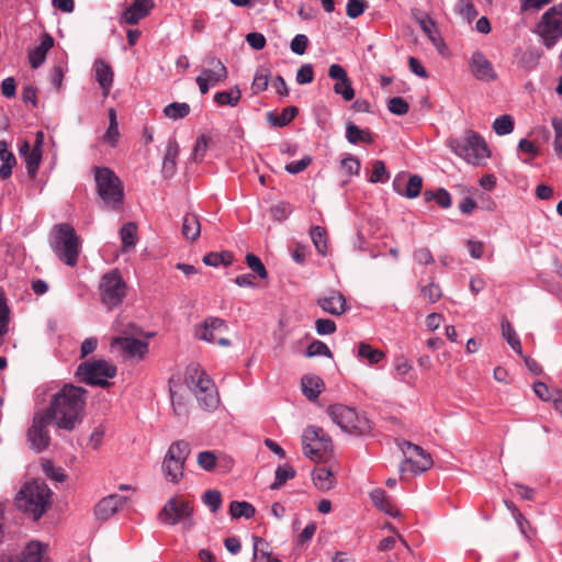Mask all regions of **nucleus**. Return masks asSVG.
<instances>
[{
    "mask_svg": "<svg viewBox=\"0 0 562 562\" xmlns=\"http://www.w3.org/2000/svg\"><path fill=\"white\" fill-rule=\"evenodd\" d=\"M86 393V390L81 386L67 384L54 395L49 407L44 414L58 428L70 431L82 420Z\"/></svg>",
    "mask_w": 562,
    "mask_h": 562,
    "instance_id": "1",
    "label": "nucleus"
},
{
    "mask_svg": "<svg viewBox=\"0 0 562 562\" xmlns=\"http://www.w3.org/2000/svg\"><path fill=\"white\" fill-rule=\"evenodd\" d=\"M52 491L38 482L26 483L19 492L15 503L19 509L32 515L38 520L49 508L52 503Z\"/></svg>",
    "mask_w": 562,
    "mask_h": 562,
    "instance_id": "2",
    "label": "nucleus"
},
{
    "mask_svg": "<svg viewBox=\"0 0 562 562\" xmlns=\"http://www.w3.org/2000/svg\"><path fill=\"white\" fill-rule=\"evenodd\" d=\"M448 146L459 157L475 166L483 165L490 157V149L484 138L472 130L461 137L449 138Z\"/></svg>",
    "mask_w": 562,
    "mask_h": 562,
    "instance_id": "3",
    "label": "nucleus"
},
{
    "mask_svg": "<svg viewBox=\"0 0 562 562\" xmlns=\"http://www.w3.org/2000/svg\"><path fill=\"white\" fill-rule=\"evenodd\" d=\"M186 382L193 391L199 405L205 411H214L220 404V397L213 381L198 366H191L187 371Z\"/></svg>",
    "mask_w": 562,
    "mask_h": 562,
    "instance_id": "4",
    "label": "nucleus"
},
{
    "mask_svg": "<svg viewBox=\"0 0 562 562\" xmlns=\"http://www.w3.org/2000/svg\"><path fill=\"white\" fill-rule=\"evenodd\" d=\"M56 235L52 244L57 258L67 266L77 265L79 256V237L69 224H57L54 227Z\"/></svg>",
    "mask_w": 562,
    "mask_h": 562,
    "instance_id": "5",
    "label": "nucleus"
},
{
    "mask_svg": "<svg viewBox=\"0 0 562 562\" xmlns=\"http://www.w3.org/2000/svg\"><path fill=\"white\" fill-rule=\"evenodd\" d=\"M331 420L345 432L364 435L371 430V422L363 415H359L352 407L335 404L327 409Z\"/></svg>",
    "mask_w": 562,
    "mask_h": 562,
    "instance_id": "6",
    "label": "nucleus"
},
{
    "mask_svg": "<svg viewBox=\"0 0 562 562\" xmlns=\"http://www.w3.org/2000/svg\"><path fill=\"white\" fill-rule=\"evenodd\" d=\"M94 178L102 201L113 210L119 209L124 198L123 184L119 177L109 168L98 167Z\"/></svg>",
    "mask_w": 562,
    "mask_h": 562,
    "instance_id": "7",
    "label": "nucleus"
},
{
    "mask_svg": "<svg viewBox=\"0 0 562 562\" xmlns=\"http://www.w3.org/2000/svg\"><path fill=\"white\" fill-rule=\"evenodd\" d=\"M190 453V445L184 440H177L169 446L161 464L166 480L178 483L183 477L184 464Z\"/></svg>",
    "mask_w": 562,
    "mask_h": 562,
    "instance_id": "8",
    "label": "nucleus"
},
{
    "mask_svg": "<svg viewBox=\"0 0 562 562\" xmlns=\"http://www.w3.org/2000/svg\"><path fill=\"white\" fill-rule=\"evenodd\" d=\"M117 369L113 363L102 359H92L80 363L76 375L89 385L105 387L110 385L108 380L114 378Z\"/></svg>",
    "mask_w": 562,
    "mask_h": 562,
    "instance_id": "9",
    "label": "nucleus"
},
{
    "mask_svg": "<svg viewBox=\"0 0 562 562\" xmlns=\"http://www.w3.org/2000/svg\"><path fill=\"white\" fill-rule=\"evenodd\" d=\"M127 285L117 270L104 273L100 280L99 292L101 302L109 308L120 306L126 296Z\"/></svg>",
    "mask_w": 562,
    "mask_h": 562,
    "instance_id": "10",
    "label": "nucleus"
},
{
    "mask_svg": "<svg viewBox=\"0 0 562 562\" xmlns=\"http://www.w3.org/2000/svg\"><path fill=\"white\" fill-rule=\"evenodd\" d=\"M193 506L190 501L182 496L170 498L159 512L158 519L165 525L175 526L183 522L186 529H190L192 522Z\"/></svg>",
    "mask_w": 562,
    "mask_h": 562,
    "instance_id": "11",
    "label": "nucleus"
},
{
    "mask_svg": "<svg viewBox=\"0 0 562 562\" xmlns=\"http://www.w3.org/2000/svg\"><path fill=\"white\" fill-rule=\"evenodd\" d=\"M398 446L405 454V461L400 467L401 474H405L407 471L420 474L432 467L434 461L430 454L422 447L406 440L398 442Z\"/></svg>",
    "mask_w": 562,
    "mask_h": 562,
    "instance_id": "12",
    "label": "nucleus"
},
{
    "mask_svg": "<svg viewBox=\"0 0 562 562\" xmlns=\"http://www.w3.org/2000/svg\"><path fill=\"white\" fill-rule=\"evenodd\" d=\"M304 454L313 461H321L331 450V440L319 427H307L302 436Z\"/></svg>",
    "mask_w": 562,
    "mask_h": 562,
    "instance_id": "13",
    "label": "nucleus"
},
{
    "mask_svg": "<svg viewBox=\"0 0 562 562\" xmlns=\"http://www.w3.org/2000/svg\"><path fill=\"white\" fill-rule=\"evenodd\" d=\"M539 35L543 40V44L551 48L562 36V9L561 7H552L543 13L538 24Z\"/></svg>",
    "mask_w": 562,
    "mask_h": 562,
    "instance_id": "14",
    "label": "nucleus"
},
{
    "mask_svg": "<svg viewBox=\"0 0 562 562\" xmlns=\"http://www.w3.org/2000/svg\"><path fill=\"white\" fill-rule=\"evenodd\" d=\"M227 329V325L223 319L209 316L201 325L195 327L194 335L200 340L217 342L221 347H229L232 345L231 340L220 336L226 333Z\"/></svg>",
    "mask_w": 562,
    "mask_h": 562,
    "instance_id": "15",
    "label": "nucleus"
},
{
    "mask_svg": "<svg viewBox=\"0 0 562 562\" xmlns=\"http://www.w3.org/2000/svg\"><path fill=\"white\" fill-rule=\"evenodd\" d=\"M50 422L52 420L44 413H38L33 417L32 425L27 431V440L31 448L37 453L47 449L50 443L47 429Z\"/></svg>",
    "mask_w": 562,
    "mask_h": 562,
    "instance_id": "16",
    "label": "nucleus"
},
{
    "mask_svg": "<svg viewBox=\"0 0 562 562\" xmlns=\"http://www.w3.org/2000/svg\"><path fill=\"white\" fill-rule=\"evenodd\" d=\"M469 69L473 77L480 81L491 82L497 79V74L492 63L480 50H475L472 54L469 60Z\"/></svg>",
    "mask_w": 562,
    "mask_h": 562,
    "instance_id": "17",
    "label": "nucleus"
},
{
    "mask_svg": "<svg viewBox=\"0 0 562 562\" xmlns=\"http://www.w3.org/2000/svg\"><path fill=\"white\" fill-rule=\"evenodd\" d=\"M155 8L154 0H134L121 13L120 23L135 25L146 18Z\"/></svg>",
    "mask_w": 562,
    "mask_h": 562,
    "instance_id": "18",
    "label": "nucleus"
},
{
    "mask_svg": "<svg viewBox=\"0 0 562 562\" xmlns=\"http://www.w3.org/2000/svg\"><path fill=\"white\" fill-rule=\"evenodd\" d=\"M316 304L323 312L334 316H340L348 310L345 295L337 290H329L324 295L318 296Z\"/></svg>",
    "mask_w": 562,
    "mask_h": 562,
    "instance_id": "19",
    "label": "nucleus"
},
{
    "mask_svg": "<svg viewBox=\"0 0 562 562\" xmlns=\"http://www.w3.org/2000/svg\"><path fill=\"white\" fill-rule=\"evenodd\" d=\"M203 68L200 78H204L205 81L213 86H217L227 79L228 71L226 66L217 58L207 56L203 60Z\"/></svg>",
    "mask_w": 562,
    "mask_h": 562,
    "instance_id": "20",
    "label": "nucleus"
},
{
    "mask_svg": "<svg viewBox=\"0 0 562 562\" xmlns=\"http://www.w3.org/2000/svg\"><path fill=\"white\" fill-rule=\"evenodd\" d=\"M328 76L337 80L334 85V92L340 94L345 101H350L355 98V90L351 81L348 78L346 70L338 64H333L328 69Z\"/></svg>",
    "mask_w": 562,
    "mask_h": 562,
    "instance_id": "21",
    "label": "nucleus"
},
{
    "mask_svg": "<svg viewBox=\"0 0 562 562\" xmlns=\"http://www.w3.org/2000/svg\"><path fill=\"white\" fill-rule=\"evenodd\" d=\"M112 346L119 347L125 357L144 359L148 352V342L145 340L132 337H115L112 340Z\"/></svg>",
    "mask_w": 562,
    "mask_h": 562,
    "instance_id": "22",
    "label": "nucleus"
},
{
    "mask_svg": "<svg viewBox=\"0 0 562 562\" xmlns=\"http://www.w3.org/2000/svg\"><path fill=\"white\" fill-rule=\"evenodd\" d=\"M127 502L126 496L111 494L103 497L94 507V515L100 520H108Z\"/></svg>",
    "mask_w": 562,
    "mask_h": 562,
    "instance_id": "23",
    "label": "nucleus"
},
{
    "mask_svg": "<svg viewBox=\"0 0 562 562\" xmlns=\"http://www.w3.org/2000/svg\"><path fill=\"white\" fill-rule=\"evenodd\" d=\"M404 183V177L403 176H396L393 181V188L394 190L403 194L404 196L408 199L417 198L420 194L422 188H423V179L418 175H412L409 176L405 190L402 189V184Z\"/></svg>",
    "mask_w": 562,
    "mask_h": 562,
    "instance_id": "24",
    "label": "nucleus"
},
{
    "mask_svg": "<svg viewBox=\"0 0 562 562\" xmlns=\"http://www.w3.org/2000/svg\"><path fill=\"white\" fill-rule=\"evenodd\" d=\"M95 79L103 91V95L106 97L113 83V71L109 64L102 59H97L93 65Z\"/></svg>",
    "mask_w": 562,
    "mask_h": 562,
    "instance_id": "25",
    "label": "nucleus"
},
{
    "mask_svg": "<svg viewBox=\"0 0 562 562\" xmlns=\"http://www.w3.org/2000/svg\"><path fill=\"white\" fill-rule=\"evenodd\" d=\"M54 46V38L48 33L43 35L38 46L29 52V60L32 68H38L46 59L47 52Z\"/></svg>",
    "mask_w": 562,
    "mask_h": 562,
    "instance_id": "26",
    "label": "nucleus"
},
{
    "mask_svg": "<svg viewBox=\"0 0 562 562\" xmlns=\"http://www.w3.org/2000/svg\"><path fill=\"white\" fill-rule=\"evenodd\" d=\"M179 155V145L176 139H170L166 147L162 161V173L165 177H172L177 169V157Z\"/></svg>",
    "mask_w": 562,
    "mask_h": 562,
    "instance_id": "27",
    "label": "nucleus"
},
{
    "mask_svg": "<svg viewBox=\"0 0 562 562\" xmlns=\"http://www.w3.org/2000/svg\"><path fill=\"white\" fill-rule=\"evenodd\" d=\"M21 562H52L46 554V547L38 541H31L22 553Z\"/></svg>",
    "mask_w": 562,
    "mask_h": 562,
    "instance_id": "28",
    "label": "nucleus"
},
{
    "mask_svg": "<svg viewBox=\"0 0 562 562\" xmlns=\"http://www.w3.org/2000/svg\"><path fill=\"white\" fill-rule=\"evenodd\" d=\"M371 501L375 507H378L381 512L392 516L398 517L401 515L400 510L391 503L386 493L382 488H375L370 493Z\"/></svg>",
    "mask_w": 562,
    "mask_h": 562,
    "instance_id": "29",
    "label": "nucleus"
},
{
    "mask_svg": "<svg viewBox=\"0 0 562 562\" xmlns=\"http://www.w3.org/2000/svg\"><path fill=\"white\" fill-rule=\"evenodd\" d=\"M302 392L310 401L318 398L324 389V382L316 375H304L301 380Z\"/></svg>",
    "mask_w": 562,
    "mask_h": 562,
    "instance_id": "30",
    "label": "nucleus"
},
{
    "mask_svg": "<svg viewBox=\"0 0 562 562\" xmlns=\"http://www.w3.org/2000/svg\"><path fill=\"white\" fill-rule=\"evenodd\" d=\"M393 368L396 372V375L401 381L408 383L409 385H414L415 378L411 375L413 371V366L411 361L404 356H397L393 360Z\"/></svg>",
    "mask_w": 562,
    "mask_h": 562,
    "instance_id": "31",
    "label": "nucleus"
},
{
    "mask_svg": "<svg viewBox=\"0 0 562 562\" xmlns=\"http://www.w3.org/2000/svg\"><path fill=\"white\" fill-rule=\"evenodd\" d=\"M346 138L350 144H372L373 137L369 130H361L353 123H348L346 127Z\"/></svg>",
    "mask_w": 562,
    "mask_h": 562,
    "instance_id": "32",
    "label": "nucleus"
},
{
    "mask_svg": "<svg viewBox=\"0 0 562 562\" xmlns=\"http://www.w3.org/2000/svg\"><path fill=\"white\" fill-rule=\"evenodd\" d=\"M314 485L321 491H328L335 485L333 472L326 468H317L312 474Z\"/></svg>",
    "mask_w": 562,
    "mask_h": 562,
    "instance_id": "33",
    "label": "nucleus"
},
{
    "mask_svg": "<svg viewBox=\"0 0 562 562\" xmlns=\"http://www.w3.org/2000/svg\"><path fill=\"white\" fill-rule=\"evenodd\" d=\"M122 247L124 251L133 248L137 243V226L135 223H126L120 231Z\"/></svg>",
    "mask_w": 562,
    "mask_h": 562,
    "instance_id": "34",
    "label": "nucleus"
},
{
    "mask_svg": "<svg viewBox=\"0 0 562 562\" xmlns=\"http://www.w3.org/2000/svg\"><path fill=\"white\" fill-rule=\"evenodd\" d=\"M502 336L515 352H517L519 356H522L520 339L507 319H503L502 322Z\"/></svg>",
    "mask_w": 562,
    "mask_h": 562,
    "instance_id": "35",
    "label": "nucleus"
},
{
    "mask_svg": "<svg viewBox=\"0 0 562 562\" xmlns=\"http://www.w3.org/2000/svg\"><path fill=\"white\" fill-rule=\"evenodd\" d=\"M201 233V226L194 214H188L183 218L182 234L187 239L195 240Z\"/></svg>",
    "mask_w": 562,
    "mask_h": 562,
    "instance_id": "36",
    "label": "nucleus"
},
{
    "mask_svg": "<svg viewBox=\"0 0 562 562\" xmlns=\"http://www.w3.org/2000/svg\"><path fill=\"white\" fill-rule=\"evenodd\" d=\"M299 113L296 106H288L282 110L280 114L274 115L273 113H268L269 122L277 127H283L288 125Z\"/></svg>",
    "mask_w": 562,
    "mask_h": 562,
    "instance_id": "37",
    "label": "nucleus"
},
{
    "mask_svg": "<svg viewBox=\"0 0 562 562\" xmlns=\"http://www.w3.org/2000/svg\"><path fill=\"white\" fill-rule=\"evenodd\" d=\"M241 98V91L238 87L232 88L229 91H221L214 94V101L218 105L236 106Z\"/></svg>",
    "mask_w": 562,
    "mask_h": 562,
    "instance_id": "38",
    "label": "nucleus"
},
{
    "mask_svg": "<svg viewBox=\"0 0 562 562\" xmlns=\"http://www.w3.org/2000/svg\"><path fill=\"white\" fill-rule=\"evenodd\" d=\"M310 235L318 254L325 256L327 252V232L322 226L311 227Z\"/></svg>",
    "mask_w": 562,
    "mask_h": 562,
    "instance_id": "39",
    "label": "nucleus"
},
{
    "mask_svg": "<svg viewBox=\"0 0 562 562\" xmlns=\"http://www.w3.org/2000/svg\"><path fill=\"white\" fill-rule=\"evenodd\" d=\"M296 471L289 464L279 465L276 470L274 482L270 485L271 490H279L286 481L294 479Z\"/></svg>",
    "mask_w": 562,
    "mask_h": 562,
    "instance_id": "40",
    "label": "nucleus"
},
{
    "mask_svg": "<svg viewBox=\"0 0 562 562\" xmlns=\"http://www.w3.org/2000/svg\"><path fill=\"white\" fill-rule=\"evenodd\" d=\"M229 513L233 518L238 519L240 517H245L249 519L255 515L256 509L248 502L233 501L229 505Z\"/></svg>",
    "mask_w": 562,
    "mask_h": 562,
    "instance_id": "41",
    "label": "nucleus"
},
{
    "mask_svg": "<svg viewBox=\"0 0 562 562\" xmlns=\"http://www.w3.org/2000/svg\"><path fill=\"white\" fill-rule=\"evenodd\" d=\"M358 355L361 358L367 359L370 364H376L385 357L382 350L374 349L371 345L367 342L359 344Z\"/></svg>",
    "mask_w": 562,
    "mask_h": 562,
    "instance_id": "42",
    "label": "nucleus"
},
{
    "mask_svg": "<svg viewBox=\"0 0 562 562\" xmlns=\"http://www.w3.org/2000/svg\"><path fill=\"white\" fill-rule=\"evenodd\" d=\"M233 261L234 256L231 251L209 252L203 257V262L211 267H217L218 265L229 266Z\"/></svg>",
    "mask_w": 562,
    "mask_h": 562,
    "instance_id": "43",
    "label": "nucleus"
},
{
    "mask_svg": "<svg viewBox=\"0 0 562 562\" xmlns=\"http://www.w3.org/2000/svg\"><path fill=\"white\" fill-rule=\"evenodd\" d=\"M270 77L271 72L268 68L259 67L255 74L251 85L254 93L258 94L265 91L269 86Z\"/></svg>",
    "mask_w": 562,
    "mask_h": 562,
    "instance_id": "44",
    "label": "nucleus"
},
{
    "mask_svg": "<svg viewBox=\"0 0 562 562\" xmlns=\"http://www.w3.org/2000/svg\"><path fill=\"white\" fill-rule=\"evenodd\" d=\"M189 113L190 105L186 102H172L164 109V114L171 120L184 119Z\"/></svg>",
    "mask_w": 562,
    "mask_h": 562,
    "instance_id": "45",
    "label": "nucleus"
},
{
    "mask_svg": "<svg viewBox=\"0 0 562 562\" xmlns=\"http://www.w3.org/2000/svg\"><path fill=\"white\" fill-rule=\"evenodd\" d=\"M420 295L428 303L434 304L442 296L441 288L438 283L430 281L428 284H419Z\"/></svg>",
    "mask_w": 562,
    "mask_h": 562,
    "instance_id": "46",
    "label": "nucleus"
},
{
    "mask_svg": "<svg viewBox=\"0 0 562 562\" xmlns=\"http://www.w3.org/2000/svg\"><path fill=\"white\" fill-rule=\"evenodd\" d=\"M252 542H254V554L252 559L254 562H257L259 558L261 559H269L271 558L272 551L270 544L258 536H252Z\"/></svg>",
    "mask_w": 562,
    "mask_h": 562,
    "instance_id": "47",
    "label": "nucleus"
},
{
    "mask_svg": "<svg viewBox=\"0 0 562 562\" xmlns=\"http://www.w3.org/2000/svg\"><path fill=\"white\" fill-rule=\"evenodd\" d=\"M120 136L117 121H116V112L114 109H110L109 111V127L104 134V140L110 143L111 145H115L117 138Z\"/></svg>",
    "mask_w": 562,
    "mask_h": 562,
    "instance_id": "48",
    "label": "nucleus"
},
{
    "mask_svg": "<svg viewBox=\"0 0 562 562\" xmlns=\"http://www.w3.org/2000/svg\"><path fill=\"white\" fill-rule=\"evenodd\" d=\"M305 356L308 358L316 357V356H324L329 359H333V357H334L333 352L330 351L328 346L321 340L312 341L305 351Z\"/></svg>",
    "mask_w": 562,
    "mask_h": 562,
    "instance_id": "49",
    "label": "nucleus"
},
{
    "mask_svg": "<svg viewBox=\"0 0 562 562\" xmlns=\"http://www.w3.org/2000/svg\"><path fill=\"white\" fill-rule=\"evenodd\" d=\"M493 130L497 135H507L514 130V120L508 114L501 115L494 121Z\"/></svg>",
    "mask_w": 562,
    "mask_h": 562,
    "instance_id": "50",
    "label": "nucleus"
},
{
    "mask_svg": "<svg viewBox=\"0 0 562 562\" xmlns=\"http://www.w3.org/2000/svg\"><path fill=\"white\" fill-rule=\"evenodd\" d=\"M211 138L204 134L200 135L196 138L195 145L193 147L192 151V158L194 161H202L205 157V154L207 151L209 145H210Z\"/></svg>",
    "mask_w": 562,
    "mask_h": 562,
    "instance_id": "51",
    "label": "nucleus"
},
{
    "mask_svg": "<svg viewBox=\"0 0 562 562\" xmlns=\"http://www.w3.org/2000/svg\"><path fill=\"white\" fill-rule=\"evenodd\" d=\"M42 154L43 153L37 151V149H32V153H29V155L24 157L26 170L31 178H34L37 173V170L42 161Z\"/></svg>",
    "mask_w": 562,
    "mask_h": 562,
    "instance_id": "52",
    "label": "nucleus"
},
{
    "mask_svg": "<svg viewBox=\"0 0 562 562\" xmlns=\"http://www.w3.org/2000/svg\"><path fill=\"white\" fill-rule=\"evenodd\" d=\"M389 173L386 171L385 165L382 160H374L372 165V172L369 178L371 183L378 182H386L389 180Z\"/></svg>",
    "mask_w": 562,
    "mask_h": 562,
    "instance_id": "53",
    "label": "nucleus"
},
{
    "mask_svg": "<svg viewBox=\"0 0 562 562\" xmlns=\"http://www.w3.org/2000/svg\"><path fill=\"white\" fill-rule=\"evenodd\" d=\"M170 395L175 414L178 417H187L189 415L188 401L182 395H178L172 390H170Z\"/></svg>",
    "mask_w": 562,
    "mask_h": 562,
    "instance_id": "54",
    "label": "nucleus"
},
{
    "mask_svg": "<svg viewBox=\"0 0 562 562\" xmlns=\"http://www.w3.org/2000/svg\"><path fill=\"white\" fill-rule=\"evenodd\" d=\"M457 10L468 22H471L477 15V10L472 0H458Z\"/></svg>",
    "mask_w": 562,
    "mask_h": 562,
    "instance_id": "55",
    "label": "nucleus"
},
{
    "mask_svg": "<svg viewBox=\"0 0 562 562\" xmlns=\"http://www.w3.org/2000/svg\"><path fill=\"white\" fill-rule=\"evenodd\" d=\"M387 110L395 115H404L408 112V103L401 97H393L387 101Z\"/></svg>",
    "mask_w": 562,
    "mask_h": 562,
    "instance_id": "56",
    "label": "nucleus"
},
{
    "mask_svg": "<svg viewBox=\"0 0 562 562\" xmlns=\"http://www.w3.org/2000/svg\"><path fill=\"white\" fill-rule=\"evenodd\" d=\"M202 498L213 513L217 512L222 505V495L218 491L209 490L203 494Z\"/></svg>",
    "mask_w": 562,
    "mask_h": 562,
    "instance_id": "57",
    "label": "nucleus"
},
{
    "mask_svg": "<svg viewBox=\"0 0 562 562\" xmlns=\"http://www.w3.org/2000/svg\"><path fill=\"white\" fill-rule=\"evenodd\" d=\"M552 127L554 130V142L553 148L558 156L562 155V119L554 116L551 120Z\"/></svg>",
    "mask_w": 562,
    "mask_h": 562,
    "instance_id": "58",
    "label": "nucleus"
},
{
    "mask_svg": "<svg viewBox=\"0 0 562 562\" xmlns=\"http://www.w3.org/2000/svg\"><path fill=\"white\" fill-rule=\"evenodd\" d=\"M246 263L249 267V269H251L260 278L265 279L267 277V274H268L267 269L265 268L260 258L257 257L256 255L247 254Z\"/></svg>",
    "mask_w": 562,
    "mask_h": 562,
    "instance_id": "59",
    "label": "nucleus"
},
{
    "mask_svg": "<svg viewBox=\"0 0 562 562\" xmlns=\"http://www.w3.org/2000/svg\"><path fill=\"white\" fill-rule=\"evenodd\" d=\"M368 3L363 0H349L346 8V13L350 19L360 16L366 9Z\"/></svg>",
    "mask_w": 562,
    "mask_h": 562,
    "instance_id": "60",
    "label": "nucleus"
},
{
    "mask_svg": "<svg viewBox=\"0 0 562 562\" xmlns=\"http://www.w3.org/2000/svg\"><path fill=\"white\" fill-rule=\"evenodd\" d=\"M198 464L205 471H212L216 467V457L211 451H202L198 454Z\"/></svg>",
    "mask_w": 562,
    "mask_h": 562,
    "instance_id": "61",
    "label": "nucleus"
},
{
    "mask_svg": "<svg viewBox=\"0 0 562 562\" xmlns=\"http://www.w3.org/2000/svg\"><path fill=\"white\" fill-rule=\"evenodd\" d=\"M307 46H308V38L304 34H296L290 43L291 50L297 55L305 54Z\"/></svg>",
    "mask_w": 562,
    "mask_h": 562,
    "instance_id": "62",
    "label": "nucleus"
},
{
    "mask_svg": "<svg viewBox=\"0 0 562 562\" xmlns=\"http://www.w3.org/2000/svg\"><path fill=\"white\" fill-rule=\"evenodd\" d=\"M314 80V70L311 64L302 65L296 72V82L299 85L311 83Z\"/></svg>",
    "mask_w": 562,
    "mask_h": 562,
    "instance_id": "63",
    "label": "nucleus"
},
{
    "mask_svg": "<svg viewBox=\"0 0 562 562\" xmlns=\"http://www.w3.org/2000/svg\"><path fill=\"white\" fill-rule=\"evenodd\" d=\"M270 212L274 220L281 222V221H284L288 218V216L291 213V207H290V204L280 202V203L271 206Z\"/></svg>",
    "mask_w": 562,
    "mask_h": 562,
    "instance_id": "64",
    "label": "nucleus"
}]
</instances>
